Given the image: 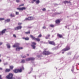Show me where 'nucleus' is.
<instances>
[{
  "label": "nucleus",
  "mask_w": 79,
  "mask_h": 79,
  "mask_svg": "<svg viewBox=\"0 0 79 79\" xmlns=\"http://www.w3.org/2000/svg\"><path fill=\"white\" fill-rule=\"evenodd\" d=\"M19 44L18 43H16L13 46V47H16V51H19L21 49H23V48L22 47H19Z\"/></svg>",
  "instance_id": "obj_1"
},
{
  "label": "nucleus",
  "mask_w": 79,
  "mask_h": 79,
  "mask_svg": "<svg viewBox=\"0 0 79 79\" xmlns=\"http://www.w3.org/2000/svg\"><path fill=\"white\" fill-rule=\"evenodd\" d=\"M24 70V67H23L21 68L20 69H15L13 70V72L15 73H21L22 71Z\"/></svg>",
  "instance_id": "obj_2"
},
{
  "label": "nucleus",
  "mask_w": 79,
  "mask_h": 79,
  "mask_svg": "<svg viewBox=\"0 0 79 79\" xmlns=\"http://www.w3.org/2000/svg\"><path fill=\"white\" fill-rule=\"evenodd\" d=\"M47 49H44V51L43 52V54L44 55H48L51 54V52L48 51H47Z\"/></svg>",
  "instance_id": "obj_3"
},
{
  "label": "nucleus",
  "mask_w": 79,
  "mask_h": 79,
  "mask_svg": "<svg viewBox=\"0 0 79 79\" xmlns=\"http://www.w3.org/2000/svg\"><path fill=\"white\" fill-rule=\"evenodd\" d=\"M13 74L12 73H9V75L7 76L6 77L8 79H15V77H13Z\"/></svg>",
  "instance_id": "obj_4"
},
{
  "label": "nucleus",
  "mask_w": 79,
  "mask_h": 79,
  "mask_svg": "<svg viewBox=\"0 0 79 79\" xmlns=\"http://www.w3.org/2000/svg\"><path fill=\"white\" fill-rule=\"evenodd\" d=\"M30 37L31 38H32V39L34 40H36L37 42H40V39L39 38H35V37H34L33 35H30Z\"/></svg>",
  "instance_id": "obj_5"
},
{
  "label": "nucleus",
  "mask_w": 79,
  "mask_h": 79,
  "mask_svg": "<svg viewBox=\"0 0 79 79\" xmlns=\"http://www.w3.org/2000/svg\"><path fill=\"white\" fill-rule=\"evenodd\" d=\"M70 49V47L67 46L66 47V48L62 49V52H66V51H68Z\"/></svg>",
  "instance_id": "obj_6"
},
{
  "label": "nucleus",
  "mask_w": 79,
  "mask_h": 79,
  "mask_svg": "<svg viewBox=\"0 0 79 79\" xmlns=\"http://www.w3.org/2000/svg\"><path fill=\"white\" fill-rule=\"evenodd\" d=\"M34 19V18L32 17H28L27 18H26L25 19V20H26L27 21H31V20H33Z\"/></svg>",
  "instance_id": "obj_7"
},
{
  "label": "nucleus",
  "mask_w": 79,
  "mask_h": 79,
  "mask_svg": "<svg viewBox=\"0 0 79 79\" xmlns=\"http://www.w3.org/2000/svg\"><path fill=\"white\" fill-rule=\"evenodd\" d=\"M37 44L35 42H32V44L31 45V47H32L33 48V49H35V45Z\"/></svg>",
  "instance_id": "obj_8"
},
{
  "label": "nucleus",
  "mask_w": 79,
  "mask_h": 79,
  "mask_svg": "<svg viewBox=\"0 0 79 79\" xmlns=\"http://www.w3.org/2000/svg\"><path fill=\"white\" fill-rule=\"evenodd\" d=\"M21 28H22V26H20L17 27H15L14 28L15 31H17L18 30H19V29H21Z\"/></svg>",
  "instance_id": "obj_9"
},
{
  "label": "nucleus",
  "mask_w": 79,
  "mask_h": 79,
  "mask_svg": "<svg viewBox=\"0 0 79 79\" xmlns=\"http://www.w3.org/2000/svg\"><path fill=\"white\" fill-rule=\"evenodd\" d=\"M48 43L49 44H51V45H55V43L53 41H48Z\"/></svg>",
  "instance_id": "obj_10"
},
{
  "label": "nucleus",
  "mask_w": 79,
  "mask_h": 79,
  "mask_svg": "<svg viewBox=\"0 0 79 79\" xmlns=\"http://www.w3.org/2000/svg\"><path fill=\"white\" fill-rule=\"evenodd\" d=\"M17 10H22L23 11V10H26V7H23L22 8H17Z\"/></svg>",
  "instance_id": "obj_11"
},
{
  "label": "nucleus",
  "mask_w": 79,
  "mask_h": 79,
  "mask_svg": "<svg viewBox=\"0 0 79 79\" xmlns=\"http://www.w3.org/2000/svg\"><path fill=\"white\" fill-rule=\"evenodd\" d=\"M6 31V29H4L1 32V34L2 35H3V34H5V32Z\"/></svg>",
  "instance_id": "obj_12"
},
{
  "label": "nucleus",
  "mask_w": 79,
  "mask_h": 79,
  "mask_svg": "<svg viewBox=\"0 0 79 79\" xmlns=\"http://www.w3.org/2000/svg\"><path fill=\"white\" fill-rule=\"evenodd\" d=\"M23 39H24L25 40H29V38L28 37H26V38L23 37Z\"/></svg>",
  "instance_id": "obj_13"
},
{
  "label": "nucleus",
  "mask_w": 79,
  "mask_h": 79,
  "mask_svg": "<svg viewBox=\"0 0 79 79\" xmlns=\"http://www.w3.org/2000/svg\"><path fill=\"white\" fill-rule=\"evenodd\" d=\"M57 36L59 38H62L63 37V35L60 34H57Z\"/></svg>",
  "instance_id": "obj_14"
},
{
  "label": "nucleus",
  "mask_w": 79,
  "mask_h": 79,
  "mask_svg": "<svg viewBox=\"0 0 79 79\" xmlns=\"http://www.w3.org/2000/svg\"><path fill=\"white\" fill-rule=\"evenodd\" d=\"M63 2L64 4H66V3H71V2H70V1H69V2H68V1H64Z\"/></svg>",
  "instance_id": "obj_15"
},
{
  "label": "nucleus",
  "mask_w": 79,
  "mask_h": 79,
  "mask_svg": "<svg viewBox=\"0 0 79 79\" xmlns=\"http://www.w3.org/2000/svg\"><path fill=\"white\" fill-rule=\"evenodd\" d=\"M56 24L60 23V19H57L56 21Z\"/></svg>",
  "instance_id": "obj_16"
},
{
  "label": "nucleus",
  "mask_w": 79,
  "mask_h": 79,
  "mask_svg": "<svg viewBox=\"0 0 79 79\" xmlns=\"http://www.w3.org/2000/svg\"><path fill=\"white\" fill-rule=\"evenodd\" d=\"M5 21L6 23H8L10 21V19H8L5 20Z\"/></svg>",
  "instance_id": "obj_17"
},
{
  "label": "nucleus",
  "mask_w": 79,
  "mask_h": 79,
  "mask_svg": "<svg viewBox=\"0 0 79 79\" xmlns=\"http://www.w3.org/2000/svg\"><path fill=\"white\" fill-rule=\"evenodd\" d=\"M11 70L10 69H6L5 71V72H10Z\"/></svg>",
  "instance_id": "obj_18"
},
{
  "label": "nucleus",
  "mask_w": 79,
  "mask_h": 79,
  "mask_svg": "<svg viewBox=\"0 0 79 79\" xmlns=\"http://www.w3.org/2000/svg\"><path fill=\"white\" fill-rule=\"evenodd\" d=\"M26 34H31V31H27L25 32Z\"/></svg>",
  "instance_id": "obj_19"
},
{
  "label": "nucleus",
  "mask_w": 79,
  "mask_h": 79,
  "mask_svg": "<svg viewBox=\"0 0 79 79\" xmlns=\"http://www.w3.org/2000/svg\"><path fill=\"white\" fill-rule=\"evenodd\" d=\"M13 68H14V67L13 66H10V69H13Z\"/></svg>",
  "instance_id": "obj_20"
},
{
  "label": "nucleus",
  "mask_w": 79,
  "mask_h": 79,
  "mask_svg": "<svg viewBox=\"0 0 79 79\" xmlns=\"http://www.w3.org/2000/svg\"><path fill=\"white\" fill-rule=\"evenodd\" d=\"M7 48H10V44H7Z\"/></svg>",
  "instance_id": "obj_21"
},
{
  "label": "nucleus",
  "mask_w": 79,
  "mask_h": 79,
  "mask_svg": "<svg viewBox=\"0 0 79 79\" xmlns=\"http://www.w3.org/2000/svg\"><path fill=\"white\" fill-rule=\"evenodd\" d=\"M30 60H31V61H33V60H35V58H34L33 57H31L30 58Z\"/></svg>",
  "instance_id": "obj_22"
},
{
  "label": "nucleus",
  "mask_w": 79,
  "mask_h": 79,
  "mask_svg": "<svg viewBox=\"0 0 79 79\" xmlns=\"http://www.w3.org/2000/svg\"><path fill=\"white\" fill-rule=\"evenodd\" d=\"M10 17H15V15L14 14H11L10 15Z\"/></svg>",
  "instance_id": "obj_23"
},
{
  "label": "nucleus",
  "mask_w": 79,
  "mask_h": 79,
  "mask_svg": "<svg viewBox=\"0 0 79 79\" xmlns=\"http://www.w3.org/2000/svg\"><path fill=\"white\" fill-rule=\"evenodd\" d=\"M36 3L37 4H39L40 3V1L39 0H38L36 1Z\"/></svg>",
  "instance_id": "obj_24"
},
{
  "label": "nucleus",
  "mask_w": 79,
  "mask_h": 79,
  "mask_svg": "<svg viewBox=\"0 0 79 79\" xmlns=\"http://www.w3.org/2000/svg\"><path fill=\"white\" fill-rule=\"evenodd\" d=\"M50 35H47V37H46V39H48V37H50Z\"/></svg>",
  "instance_id": "obj_25"
},
{
  "label": "nucleus",
  "mask_w": 79,
  "mask_h": 79,
  "mask_svg": "<svg viewBox=\"0 0 79 79\" xmlns=\"http://www.w3.org/2000/svg\"><path fill=\"white\" fill-rule=\"evenodd\" d=\"M30 58H27V59H26V60L27 61H30Z\"/></svg>",
  "instance_id": "obj_26"
},
{
  "label": "nucleus",
  "mask_w": 79,
  "mask_h": 79,
  "mask_svg": "<svg viewBox=\"0 0 79 79\" xmlns=\"http://www.w3.org/2000/svg\"><path fill=\"white\" fill-rule=\"evenodd\" d=\"M50 27H54V25H53V24H51L50 25Z\"/></svg>",
  "instance_id": "obj_27"
},
{
  "label": "nucleus",
  "mask_w": 79,
  "mask_h": 79,
  "mask_svg": "<svg viewBox=\"0 0 79 79\" xmlns=\"http://www.w3.org/2000/svg\"><path fill=\"white\" fill-rule=\"evenodd\" d=\"M21 62L23 63H25V60H22Z\"/></svg>",
  "instance_id": "obj_28"
},
{
  "label": "nucleus",
  "mask_w": 79,
  "mask_h": 79,
  "mask_svg": "<svg viewBox=\"0 0 79 79\" xmlns=\"http://www.w3.org/2000/svg\"><path fill=\"white\" fill-rule=\"evenodd\" d=\"M35 1H37V0H33L31 2V3H34V2H35Z\"/></svg>",
  "instance_id": "obj_29"
},
{
  "label": "nucleus",
  "mask_w": 79,
  "mask_h": 79,
  "mask_svg": "<svg viewBox=\"0 0 79 79\" xmlns=\"http://www.w3.org/2000/svg\"><path fill=\"white\" fill-rule=\"evenodd\" d=\"M15 14H16V15H19V12H16Z\"/></svg>",
  "instance_id": "obj_30"
},
{
  "label": "nucleus",
  "mask_w": 79,
  "mask_h": 79,
  "mask_svg": "<svg viewBox=\"0 0 79 79\" xmlns=\"http://www.w3.org/2000/svg\"><path fill=\"white\" fill-rule=\"evenodd\" d=\"M5 19L3 18H0V21H2L3 20H4Z\"/></svg>",
  "instance_id": "obj_31"
},
{
  "label": "nucleus",
  "mask_w": 79,
  "mask_h": 79,
  "mask_svg": "<svg viewBox=\"0 0 79 79\" xmlns=\"http://www.w3.org/2000/svg\"><path fill=\"white\" fill-rule=\"evenodd\" d=\"M38 37H42V34H40L38 36Z\"/></svg>",
  "instance_id": "obj_32"
},
{
  "label": "nucleus",
  "mask_w": 79,
  "mask_h": 79,
  "mask_svg": "<svg viewBox=\"0 0 79 79\" xmlns=\"http://www.w3.org/2000/svg\"><path fill=\"white\" fill-rule=\"evenodd\" d=\"M13 36L14 37H15V38H16V36L15 34H14L13 35Z\"/></svg>",
  "instance_id": "obj_33"
},
{
  "label": "nucleus",
  "mask_w": 79,
  "mask_h": 79,
  "mask_svg": "<svg viewBox=\"0 0 79 79\" xmlns=\"http://www.w3.org/2000/svg\"><path fill=\"white\" fill-rule=\"evenodd\" d=\"M24 6V4H22L19 6Z\"/></svg>",
  "instance_id": "obj_34"
},
{
  "label": "nucleus",
  "mask_w": 79,
  "mask_h": 79,
  "mask_svg": "<svg viewBox=\"0 0 79 79\" xmlns=\"http://www.w3.org/2000/svg\"><path fill=\"white\" fill-rule=\"evenodd\" d=\"M43 11H45L46 10V9H45V8H44L43 9H42Z\"/></svg>",
  "instance_id": "obj_35"
},
{
  "label": "nucleus",
  "mask_w": 79,
  "mask_h": 79,
  "mask_svg": "<svg viewBox=\"0 0 79 79\" xmlns=\"http://www.w3.org/2000/svg\"><path fill=\"white\" fill-rule=\"evenodd\" d=\"M16 2L17 3H19V0H16Z\"/></svg>",
  "instance_id": "obj_36"
},
{
  "label": "nucleus",
  "mask_w": 79,
  "mask_h": 79,
  "mask_svg": "<svg viewBox=\"0 0 79 79\" xmlns=\"http://www.w3.org/2000/svg\"><path fill=\"white\" fill-rule=\"evenodd\" d=\"M22 24V23H18V25H21Z\"/></svg>",
  "instance_id": "obj_37"
},
{
  "label": "nucleus",
  "mask_w": 79,
  "mask_h": 79,
  "mask_svg": "<svg viewBox=\"0 0 79 79\" xmlns=\"http://www.w3.org/2000/svg\"><path fill=\"white\" fill-rule=\"evenodd\" d=\"M43 29H45V28H46V27H45V26H44L43 27Z\"/></svg>",
  "instance_id": "obj_38"
},
{
  "label": "nucleus",
  "mask_w": 79,
  "mask_h": 79,
  "mask_svg": "<svg viewBox=\"0 0 79 79\" xmlns=\"http://www.w3.org/2000/svg\"><path fill=\"white\" fill-rule=\"evenodd\" d=\"M22 58H26V56H22Z\"/></svg>",
  "instance_id": "obj_39"
},
{
  "label": "nucleus",
  "mask_w": 79,
  "mask_h": 79,
  "mask_svg": "<svg viewBox=\"0 0 79 79\" xmlns=\"http://www.w3.org/2000/svg\"><path fill=\"white\" fill-rule=\"evenodd\" d=\"M2 42H0V45H2Z\"/></svg>",
  "instance_id": "obj_40"
},
{
  "label": "nucleus",
  "mask_w": 79,
  "mask_h": 79,
  "mask_svg": "<svg viewBox=\"0 0 79 79\" xmlns=\"http://www.w3.org/2000/svg\"><path fill=\"white\" fill-rule=\"evenodd\" d=\"M0 70H2V68H0Z\"/></svg>",
  "instance_id": "obj_41"
},
{
  "label": "nucleus",
  "mask_w": 79,
  "mask_h": 79,
  "mask_svg": "<svg viewBox=\"0 0 79 79\" xmlns=\"http://www.w3.org/2000/svg\"><path fill=\"white\" fill-rule=\"evenodd\" d=\"M1 34H2V32H0V35H1Z\"/></svg>",
  "instance_id": "obj_42"
},
{
  "label": "nucleus",
  "mask_w": 79,
  "mask_h": 79,
  "mask_svg": "<svg viewBox=\"0 0 79 79\" xmlns=\"http://www.w3.org/2000/svg\"><path fill=\"white\" fill-rule=\"evenodd\" d=\"M27 56H29V54H27Z\"/></svg>",
  "instance_id": "obj_43"
},
{
  "label": "nucleus",
  "mask_w": 79,
  "mask_h": 79,
  "mask_svg": "<svg viewBox=\"0 0 79 79\" xmlns=\"http://www.w3.org/2000/svg\"><path fill=\"white\" fill-rule=\"evenodd\" d=\"M2 61V60H0V62H1Z\"/></svg>",
  "instance_id": "obj_44"
},
{
  "label": "nucleus",
  "mask_w": 79,
  "mask_h": 79,
  "mask_svg": "<svg viewBox=\"0 0 79 79\" xmlns=\"http://www.w3.org/2000/svg\"><path fill=\"white\" fill-rule=\"evenodd\" d=\"M62 53H63V54L64 53V52H62Z\"/></svg>",
  "instance_id": "obj_45"
},
{
  "label": "nucleus",
  "mask_w": 79,
  "mask_h": 79,
  "mask_svg": "<svg viewBox=\"0 0 79 79\" xmlns=\"http://www.w3.org/2000/svg\"><path fill=\"white\" fill-rule=\"evenodd\" d=\"M6 64H4V65H6Z\"/></svg>",
  "instance_id": "obj_46"
},
{
  "label": "nucleus",
  "mask_w": 79,
  "mask_h": 79,
  "mask_svg": "<svg viewBox=\"0 0 79 79\" xmlns=\"http://www.w3.org/2000/svg\"><path fill=\"white\" fill-rule=\"evenodd\" d=\"M0 57H1V55L0 54Z\"/></svg>",
  "instance_id": "obj_47"
},
{
  "label": "nucleus",
  "mask_w": 79,
  "mask_h": 79,
  "mask_svg": "<svg viewBox=\"0 0 79 79\" xmlns=\"http://www.w3.org/2000/svg\"><path fill=\"white\" fill-rule=\"evenodd\" d=\"M72 71L73 72V70H72Z\"/></svg>",
  "instance_id": "obj_48"
}]
</instances>
